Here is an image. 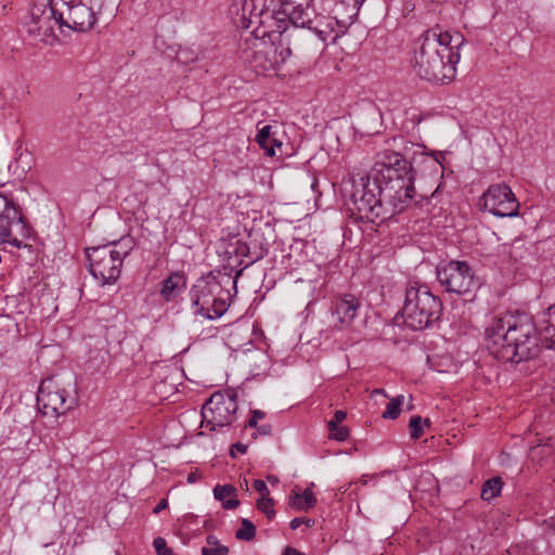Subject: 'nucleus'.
<instances>
[{"label":"nucleus","mask_w":555,"mask_h":555,"mask_svg":"<svg viewBox=\"0 0 555 555\" xmlns=\"http://www.w3.org/2000/svg\"><path fill=\"white\" fill-rule=\"evenodd\" d=\"M227 294L228 292L211 272L201 276L190 289L193 313L203 318H210L209 305L211 300L218 295Z\"/></svg>","instance_id":"obj_14"},{"label":"nucleus","mask_w":555,"mask_h":555,"mask_svg":"<svg viewBox=\"0 0 555 555\" xmlns=\"http://www.w3.org/2000/svg\"><path fill=\"white\" fill-rule=\"evenodd\" d=\"M199 478V475L195 472V473H191L189 476H188V482L189 483H194L197 481V479Z\"/></svg>","instance_id":"obj_43"},{"label":"nucleus","mask_w":555,"mask_h":555,"mask_svg":"<svg viewBox=\"0 0 555 555\" xmlns=\"http://www.w3.org/2000/svg\"><path fill=\"white\" fill-rule=\"evenodd\" d=\"M446 156L442 152H435L427 154L422 149H415V155L412 157L416 176H428L433 178H441L443 175L444 166L443 160Z\"/></svg>","instance_id":"obj_17"},{"label":"nucleus","mask_w":555,"mask_h":555,"mask_svg":"<svg viewBox=\"0 0 555 555\" xmlns=\"http://www.w3.org/2000/svg\"><path fill=\"white\" fill-rule=\"evenodd\" d=\"M153 546L157 555H175L173 551L167 546L166 540L162 537L154 539Z\"/></svg>","instance_id":"obj_34"},{"label":"nucleus","mask_w":555,"mask_h":555,"mask_svg":"<svg viewBox=\"0 0 555 555\" xmlns=\"http://www.w3.org/2000/svg\"><path fill=\"white\" fill-rule=\"evenodd\" d=\"M317 503V499L311 489L307 488L302 493L293 491L289 496V506L296 511H307L313 507Z\"/></svg>","instance_id":"obj_23"},{"label":"nucleus","mask_w":555,"mask_h":555,"mask_svg":"<svg viewBox=\"0 0 555 555\" xmlns=\"http://www.w3.org/2000/svg\"><path fill=\"white\" fill-rule=\"evenodd\" d=\"M403 400H404L403 395H399L396 398L391 399L387 403L386 410L383 413V417L389 418V420H396L400 415V412H401L400 406L402 405Z\"/></svg>","instance_id":"obj_30"},{"label":"nucleus","mask_w":555,"mask_h":555,"mask_svg":"<svg viewBox=\"0 0 555 555\" xmlns=\"http://www.w3.org/2000/svg\"><path fill=\"white\" fill-rule=\"evenodd\" d=\"M257 434L260 436H270L272 431V426L270 424H263L256 427Z\"/></svg>","instance_id":"obj_40"},{"label":"nucleus","mask_w":555,"mask_h":555,"mask_svg":"<svg viewBox=\"0 0 555 555\" xmlns=\"http://www.w3.org/2000/svg\"><path fill=\"white\" fill-rule=\"evenodd\" d=\"M437 281L448 293L467 295L478 287L474 271L466 261L451 260L436 269Z\"/></svg>","instance_id":"obj_9"},{"label":"nucleus","mask_w":555,"mask_h":555,"mask_svg":"<svg viewBox=\"0 0 555 555\" xmlns=\"http://www.w3.org/2000/svg\"><path fill=\"white\" fill-rule=\"evenodd\" d=\"M503 487L502 478L496 476L488 479L481 489V499L485 501H491L492 499L500 495Z\"/></svg>","instance_id":"obj_24"},{"label":"nucleus","mask_w":555,"mask_h":555,"mask_svg":"<svg viewBox=\"0 0 555 555\" xmlns=\"http://www.w3.org/2000/svg\"><path fill=\"white\" fill-rule=\"evenodd\" d=\"M248 247L246 245H242L240 249H236V251L241 253V254H245V250H247Z\"/></svg>","instance_id":"obj_47"},{"label":"nucleus","mask_w":555,"mask_h":555,"mask_svg":"<svg viewBox=\"0 0 555 555\" xmlns=\"http://www.w3.org/2000/svg\"><path fill=\"white\" fill-rule=\"evenodd\" d=\"M59 14L60 8L53 0L50 3L34 4L26 23L29 36L40 42H49L50 38H55L54 27L57 25L61 29Z\"/></svg>","instance_id":"obj_12"},{"label":"nucleus","mask_w":555,"mask_h":555,"mask_svg":"<svg viewBox=\"0 0 555 555\" xmlns=\"http://www.w3.org/2000/svg\"><path fill=\"white\" fill-rule=\"evenodd\" d=\"M253 486L255 490L261 494V496L269 495V489L263 480L255 479Z\"/></svg>","instance_id":"obj_38"},{"label":"nucleus","mask_w":555,"mask_h":555,"mask_svg":"<svg viewBox=\"0 0 555 555\" xmlns=\"http://www.w3.org/2000/svg\"><path fill=\"white\" fill-rule=\"evenodd\" d=\"M182 54H183V52H180V53L178 54V59H180V60H181V61H183V62H189V59H186V57H185V59H182Z\"/></svg>","instance_id":"obj_49"},{"label":"nucleus","mask_w":555,"mask_h":555,"mask_svg":"<svg viewBox=\"0 0 555 555\" xmlns=\"http://www.w3.org/2000/svg\"><path fill=\"white\" fill-rule=\"evenodd\" d=\"M365 0H352V9L351 13L348 15L346 20H339L337 15H335L333 18L335 20V23L341 27H346L347 25L351 24L353 22V17L358 14L360 5ZM345 7V2L337 3L334 12L338 14V12Z\"/></svg>","instance_id":"obj_27"},{"label":"nucleus","mask_w":555,"mask_h":555,"mask_svg":"<svg viewBox=\"0 0 555 555\" xmlns=\"http://www.w3.org/2000/svg\"><path fill=\"white\" fill-rule=\"evenodd\" d=\"M488 349L496 359L519 363L538 357L540 346L555 350V305L537 315L526 313L494 318L486 330Z\"/></svg>","instance_id":"obj_1"},{"label":"nucleus","mask_w":555,"mask_h":555,"mask_svg":"<svg viewBox=\"0 0 555 555\" xmlns=\"http://www.w3.org/2000/svg\"><path fill=\"white\" fill-rule=\"evenodd\" d=\"M386 145L387 147L376 154L374 178L382 183L380 192L386 201L396 203L399 208H406L415 194L416 169L412 157L415 149L423 146L402 135L388 139Z\"/></svg>","instance_id":"obj_2"},{"label":"nucleus","mask_w":555,"mask_h":555,"mask_svg":"<svg viewBox=\"0 0 555 555\" xmlns=\"http://www.w3.org/2000/svg\"><path fill=\"white\" fill-rule=\"evenodd\" d=\"M228 553L229 548L220 544L215 535H207L206 545L202 547V555H228Z\"/></svg>","instance_id":"obj_26"},{"label":"nucleus","mask_w":555,"mask_h":555,"mask_svg":"<svg viewBox=\"0 0 555 555\" xmlns=\"http://www.w3.org/2000/svg\"><path fill=\"white\" fill-rule=\"evenodd\" d=\"M224 296L225 295H218L211 300L209 305V309L211 311L210 318H206L207 320L219 319L227 312L229 306Z\"/></svg>","instance_id":"obj_28"},{"label":"nucleus","mask_w":555,"mask_h":555,"mask_svg":"<svg viewBox=\"0 0 555 555\" xmlns=\"http://www.w3.org/2000/svg\"><path fill=\"white\" fill-rule=\"evenodd\" d=\"M442 312V302L426 285H410L405 289L401 315L405 326L422 331L436 323Z\"/></svg>","instance_id":"obj_7"},{"label":"nucleus","mask_w":555,"mask_h":555,"mask_svg":"<svg viewBox=\"0 0 555 555\" xmlns=\"http://www.w3.org/2000/svg\"><path fill=\"white\" fill-rule=\"evenodd\" d=\"M168 506V501L166 499H162L157 505L154 507L153 509V513L154 514H158L160 513L163 509L167 508Z\"/></svg>","instance_id":"obj_41"},{"label":"nucleus","mask_w":555,"mask_h":555,"mask_svg":"<svg viewBox=\"0 0 555 555\" xmlns=\"http://www.w3.org/2000/svg\"><path fill=\"white\" fill-rule=\"evenodd\" d=\"M262 257H263V255H262V254H260V255H259V256H257L254 260H251V262H255V261H257V260L261 259Z\"/></svg>","instance_id":"obj_50"},{"label":"nucleus","mask_w":555,"mask_h":555,"mask_svg":"<svg viewBox=\"0 0 555 555\" xmlns=\"http://www.w3.org/2000/svg\"><path fill=\"white\" fill-rule=\"evenodd\" d=\"M423 424L428 426L430 424L429 420L423 418L420 415H413L409 422L410 435L413 440L421 438L423 435Z\"/></svg>","instance_id":"obj_31"},{"label":"nucleus","mask_w":555,"mask_h":555,"mask_svg":"<svg viewBox=\"0 0 555 555\" xmlns=\"http://www.w3.org/2000/svg\"><path fill=\"white\" fill-rule=\"evenodd\" d=\"M464 43L465 38L460 33L443 30L439 26L426 30L414 54L415 73L433 83H449L456 75L460 49Z\"/></svg>","instance_id":"obj_3"},{"label":"nucleus","mask_w":555,"mask_h":555,"mask_svg":"<svg viewBox=\"0 0 555 555\" xmlns=\"http://www.w3.org/2000/svg\"><path fill=\"white\" fill-rule=\"evenodd\" d=\"M359 307L360 301L354 295L345 294L337 298L332 313L334 325L339 328L349 326L356 318Z\"/></svg>","instance_id":"obj_18"},{"label":"nucleus","mask_w":555,"mask_h":555,"mask_svg":"<svg viewBox=\"0 0 555 555\" xmlns=\"http://www.w3.org/2000/svg\"><path fill=\"white\" fill-rule=\"evenodd\" d=\"M479 204L483 210L499 218L518 216L519 202L505 183L490 185L480 197Z\"/></svg>","instance_id":"obj_13"},{"label":"nucleus","mask_w":555,"mask_h":555,"mask_svg":"<svg viewBox=\"0 0 555 555\" xmlns=\"http://www.w3.org/2000/svg\"><path fill=\"white\" fill-rule=\"evenodd\" d=\"M260 122L258 124V132L256 134V142L259 144V146L264 151V154L267 156H274L275 150L271 145V141L274 135H276V131L273 130V126L271 125H263L262 127H259Z\"/></svg>","instance_id":"obj_22"},{"label":"nucleus","mask_w":555,"mask_h":555,"mask_svg":"<svg viewBox=\"0 0 555 555\" xmlns=\"http://www.w3.org/2000/svg\"><path fill=\"white\" fill-rule=\"evenodd\" d=\"M11 232L13 225L25 228L24 218L12 197L0 193V225Z\"/></svg>","instance_id":"obj_19"},{"label":"nucleus","mask_w":555,"mask_h":555,"mask_svg":"<svg viewBox=\"0 0 555 555\" xmlns=\"http://www.w3.org/2000/svg\"><path fill=\"white\" fill-rule=\"evenodd\" d=\"M246 451H247L246 444H244L242 442H236V443L232 444V447L230 449V455H231V457H235L236 452L244 454V453H246Z\"/></svg>","instance_id":"obj_39"},{"label":"nucleus","mask_w":555,"mask_h":555,"mask_svg":"<svg viewBox=\"0 0 555 555\" xmlns=\"http://www.w3.org/2000/svg\"><path fill=\"white\" fill-rule=\"evenodd\" d=\"M382 183L377 179H361V182L353 184L348 210L357 221L376 222L384 221L403 211L405 208L397 207L396 203L386 201L380 192Z\"/></svg>","instance_id":"obj_5"},{"label":"nucleus","mask_w":555,"mask_h":555,"mask_svg":"<svg viewBox=\"0 0 555 555\" xmlns=\"http://www.w3.org/2000/svg\"><path fill=\"white\" fill-rule=\"evenodd\" d=\"M283 555H305V554L292 546H286L283 551Z\"/></svg>","instance_id":"obj_42"},{"label":"nucleus","mask_w":555,"mask_h":555,"mask_svg":"<svg viewBox=\"0 0 555 555\" xmlns=\"http://www.w3.org/2000/svg\"><path fill=\"white\" fill-rule=\"evenodd\" d=\"M184 287H185L184 275L179 272H173L166 280H164L163 286L160 289V295L165 300L169 301V300H172L173 298H176V296Z\"/></svg>","instance_id":"obj_20"},{"label":"nucleus","mask_w":555,"mask_h":555,"mask_svg":"<svg viewBox=\"0 0 555 555\" xmlns=\"http://www.w3.org/2000/svg\"><path fill=\"white\" fill-rule=\"evenodd\" d=\"M269 38L272 41L270 46L261 43L263 46L262 49H257L253 51L250 56H247L250 65L256 72L264 73L268 70H276L286 62L280 61L282 55L276 38L274 36Z\"/></svg>","instance_id":"obj_16"},{"label":"nucleus","mask_w":555,"mask_h":555,"mask_svg":"<svg viewBox=\"0 0 555 555\" xmlns=\"http://www.w3.org/2000/svg\"><path fill=\"white\" fill-rule=\"evenodd\" d=\"M301 525H306L307 527H312L314 525V520L305 517H296L291 520L289 527L293 530L298 529Z\"/></svg>","instance_id":"obj_35"},{"label":"nucleus","mask_w":555,"mask_h":555,"mask_svg":"<svg viewBox=\"0 0 555 555\" xmlns=\"http://www.w3.org/2000/svg\"><path fill=\"white\" fill-rule=\"evenodd\" d=\"M118 0H76L62 4L59 20L63 27L86 33L96 24H107L117 12Z\"/></svg>","instance_id":"obj_6"},{"label":"nucleus","mask_w":555,"mask_h":555,"mask_svg":"<svg viewBox=\"0 0 555 555\" xmlns=\"http://www.w3.org/2000/svg\"><path fill=\"white\" fill-rule=\"evenodd\" d=\"M273 506H274V501H273V499L269 498V495L261 496L257 501V508L259 511H261L262 513H264L266 516L268 517V519H272L275 516V511H274Z\"/></svg>","instance_id":"obj_32"},{"label":"nucleus","mask_w":555,"mask_h":555,"mask_svg":"<svg viewBox=\"0 0 555 555\" xmlns=\"http://www.w3.org/2000/svg\"><path fill=\"white\" fill-rule=\"evenodd\" d=\"M253 2L254 0H244V3H243V12H247L249 10V7H253Z\"/></svg>","instance_id":"obj_44"},{"label":"nucleus","mask_w":555,"mask_h":555,"mask_svg":"<svg viewBox=\"0 0 555 555\" xmlns=\"http://www.w3.org/2000/svg\"><path fill=\"white\" fill-rule=\"evenodd\" d=\"M268 480H269L271 483L278 482V478H276V477H274V476H269V477H268Z\"/></svg>","instance_id":"obj_48"},{"label":"nucleus","mask_w":555,"mask_h":555,"mask_svg":"<svg viewBox=\"0 0 555 555\" xmlns=\"http://www.w3.org/2000/svg\"><path fill=\"white\" fill-rule=\"evenodd\" d=\"M373 393H375V395H382V396H385V397L387 396V395H386V392H385V390H384L383 388L375 389V390L373 391Z\"/></svg>","instance_id":"obj_46"},{"label":"nucleus","mask_w":555,"mask_h":555,"mask_svg":"<svg viewBox=\"0 0 555 555\" xmlns=\"http://www.w3.org/2000/svg\"><path fill=\"white\" fill-rule=\"evenodd\" d=\"M330 430V438L336 441H345L349 437V429L345 426H340L339 424H335V427H327Z\"/></svg>","instance_id":"obj_33"},{"label":"nucleus","mask_w":555,"mask_h":555,"mask_svg":"<svg viewBox=\"0 0 555 555\" xmlns=\"http://www.w3.org/2000/svg\"><path fill=\"white\" fill-rule=\"evenodd\" d=\"M236 495L237 489L232 485H217L214 488V496L222 503L224 509H234L240 505Z\"/></svg>","instance_id":"obj_21"},{"label":"nucleus","mask_w":555,"mask_h":555,"mask_svg":"<svg viewBox=\"0 0 555 555\" xmlns=\"http://www.w3.org/2000/svg\"><path fill=\"white\" fill-rule=\"evenodd\" d=\"M311 0H264V8L260 10L259 24L262 27H271L276 23H294L308 25L317 17L315 9L310 4ZM254 15V8L249 10Z\"/></svg>","instance_id":"obj_8"},{"label":"nucleus","mask_w":555,"mask_h":555,"mask_svg":"<svg viewBox=\"0 0 555 555\" xmlns=\"http://www.w3.org/2000/svg\"><path fill=\"white\" fill-rule=\"evenodd\" d=\"M237 411L236 392L227 390L216 391L202 408L203 422L209 430L225 427L235 420Z\"/></svg>","instance_id":"obj_10"},{"label":"nucleus","mask_w":555,"mask_h":555,"mask_svg":"<svg viewBox=\"0 0 555 555\" xmlns=\"http://www.w3.org/2000/svg\"><path fill=\"white\" fill-rule=\"evenodd\" d=\"M271 145L273 146V149L276 146L279 149L282 147V142L274 135L272 141H271Z\"/></svg>","instance_id":"obj_45"},{"label":"nucleus","mask_w":555,"mask_h":555,"mask_svg":"<svg viewBox=\"0 0 555 555\" xmlns=\"http://www.w3.org/2000/svg\"><path fill=\"white\" fill-rule=\"evenodd\" d=\"M241 525L235 532V538L242 541H251L256 535L255 525L247 518H242Z\"/></svg>","instance_id":"obj_29"},{"label":"nucleus","mask_w":555,"mask_h":555,"mask_svg":"<svg viewBox=\"0 0 555 555\" xmlns=\"http://www.w3.org/2000/svg\"><path fill=\"white\" fill-rule=\"evenodd\" d=\"M263 29L262 36L276 38L282 55L280 61H287L292 55L304 57L315 53L333 31V26L332 20L317 13L308 25L276 23Z\"/></svg>","instance_id":"obj_4"},{"label":"nucleus","mask_w":555,"mask_h":555,"mask_svg":"<svg viewBox=\"0 0 555 555\" xmlns=\"http://www.w3.org/2000/svg\"><path fill=\"white\" fill-rule=\"evenodd\" d=\"M89 272L102 285L114 284L121 272L122 261L114 254L112 245L87 249Z\"/></svg>","instance_id":"obj_11"},{"label":"nucleus","mask_w":555,"mask_h":555,"mask_svg":"<svg viewBox=\"0 0 555 555\" xmlns=\"http://www.w3.org/2000/svg\"><path fill=\"white\" fill-rule=\"evenodd\" d=\"M347 414L345 411L337 410L334 413V416L331 421L327 422V427H335V424H340L343 421H345Z\"/></svg>","instance_id":"obj_37"},{"label":"nucleus","mask_w":555,"mask_h":555,"mask_svg":"<svg viewBox=\"0 0 555 555\" xmlns=\"http://www.w3.org/2000/svg\"><path fill=\"white\" fill-rule=\"evenodd\" d=\"M107 245H112L114 254L124 262V259L133 249L134 241L130 236H124L118 242H111Z\"/></svg>","instance_id":"obj_25"},{"label":"nucleus","mask_w":555,"mask_h":555,"mask_svg":"<svg viewBox=\"0 0 555 555\" xmlns=\"http://www.w3.org/2000/svg\"><path fill=\"white\" fill-rule=\"evenodd\" d=\"M439 186L431 193L430 197H435L437 191H438Z\"/></svg>","instance_id":"obj_51"},{"label":"nucleus","mask_w":555,"mask_h":555,"mask_svg":"<svg viewBox=\"0 0 555 555\" xmlns=\"http://www.w3.org/2000/svg\"><path fill=\"white\" fill-rule=\"evenodd\" d=\"M264 412L260 410L251 411V417L248 420L247 425L250 428H256L258 426V421L264 418Z\"/></svg>","instance_id":"obj_36"},{"label":"nucleus","mask_w":555,"mask_h":555,"mask_svg":"<svg viewBox=\"0 0 555 555\" xmlns=\"http://www.w3.org/2000/svg\"><path fill=\"white\" fill-rule=\"evenodd\" d=\"M38 402L46 415L59 416L65 414L75 404L67 390L56 387L52 380H43L38 391Z\"/></svg>","instance_id":"obj_15"}]
</instances>
